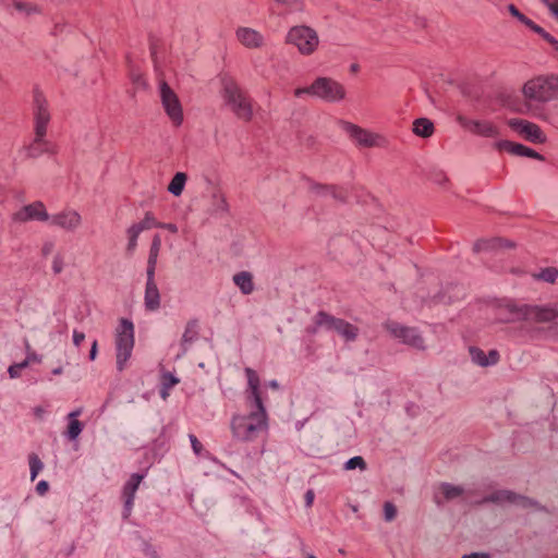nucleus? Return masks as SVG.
I'll return each mask as SVG.
<instances>
[{"label":"nucleus","instance_id":"1","mask_svg":"<svg viewBox=\"0 0 558 558\" xmlns=\"http://www.w3.org/2000/svg\"><path fill=\"white\" fill-rule=\"evenodd\" d=\"M496 317L501 323H517L522 320L539 324L553 323L558 318V306L553 304H517L513 301H507L497 306Z\"/></svg>","mask_w":558,"mask_h":558},{"label":"nucleus","instance_id":"2","mask_svg":"<svg viewBox=\"0 0 558 558\" xmlns=\"http://www.w3.org/2000/svg\"><path fill=\"white\" fill-rule=\"evenodd\" d=\"M221 96L232 113L244 122H251L254 117L253 99L248 93L231 76L221 77Z\"/></svg>","mask_w":558,"mask_h":558},{"label":"nucleus","instance_id":"3","mask_svg":"<svg viewBox=\"0 0 558 558\" xmlns=\"http://www.w3.org/2000/svg\"><path fill=\"white\" fill-rule=\"evenodd\" d=\"M246 415H234L231 421L233 436L242 441H252L268 429V417L265 407L251 408Z\"/></svg>","mask_w":558,"mask_h":558},{"label":"nucleus","instance_id":"4","mask_svg":"<svg viewBox=\"0 0 558 558\" xmlns=\"http://www.w3.org/2000/svg\"><path fill=\"white\" fill-rule=\"evenodd\" d=\"M522 93L530 102L545 104L558 99L555 74L539 75L529 80L523 85Z\"/></svg>","mask_w":558,"mask_h":558},{"label":"nucleus","instance_id":"5","mask_svg":"<svg viewBox=\"0 0 558 558\" xmlns=\"http://www.w3.org/2000/svg\"><path fill=\"white\" fill-rule=\"evenodd\" d=\"M307 94L328 102L340 101L345 97L343 85L330 77H318L307 87H299L294 90L295 97Z\"/></svg>","mask_w":558,"mask_h":558},{"label":"nucleus","instance_id":"6","mask_svg":"<svg viewBox=\"0 0 558 558\" xmlns=\"http://www.w3.org/2000/svg\"><path fill=\"white\" fill-rule=\"evenodd\" d=\"M134 348V326L126 318H121L117 328L116 350H117V367L121 372L124 369L126 362L132 355Z\"/></svg>","mask_w":558,"mask_h":558},{"label":"nucleus","instance_id":"7","mask_svg":"<svg viewBox=\"0 0 558 558\" xmlns=\"http://www.w3.org/2000/svg\"><path fill=\"white\" fill-rule=\"evenodd\" d=\"M286 43L293 45L301 54H312L319 45V38L315 29L310 26H293L287 34Z\"/></svg>","mask_w":558,"mask_h":558},{"label":"nucleus","instance_id":"8","mask_svg":"<svg viewBox=\"0 0 558 558\" xmlns=\"http://www.w3.org/2000/svg\"><path fill=\"white\" fill-rule=\"evenodd\" d=\"M160 98L165 111L173 125H181L183 122V110L180 99L166 81L160 82Z\"/></svg>","mask_w":558,"mask_h":558},{"label":"nucleus","instance_id":"9","mask_svg":"<svg viewBox=\"0 0 558 558\" xmlns=\"http://www.w3.org/2000/svg\"><path fill=\"white\" fill-rule=\"evenodd\" d=\"M33 118L34 131L47 133L48 124L51 120L48 101L38 88L33 90Z\"/></svg>","mask_w":558,"mask_h":558},{"label":"nucleus","instance_id":"10","mask_svg":"<svg viewBox=\"0 0 558 558\" xmlns=\"http://www.w3.org/2000/svg\"><path fill=\"white\" fill-rule=\"evenodd\" d=\"M345 131L349 133L350 137L353 138L361 146L386 147L388 145V141L385 136L362 129L359 125L347 123Z\"/></svg>","mask_w":558,"mask_h":558},{"label":"nucleus","instance_id":"11","mask_svg":"<svg viewBox=\"0 0 558 558\" xmlns=\"http://www.w3.org/2000/svg\"><path fill=\"white\" fill-rule=\"evenodd\" d=\"M385 328L396 338L402 340L403 343L416 349L424 348V339L415 328L402 326L396 322H387Z\"/></svg>","mask_w":558,"mask_h":558},{"label":"nucleus","instance_id":"12","mask_svg":"<svg viewBox=\"0 0 558 558\" xmlns=\"http://www.w3.org/2000/svg\"><path fill=\"white\" fill-rule=\"evenodd\" d=\"M508 125L530 142L538 144L546 142V135L535 123L522 119H510Z\"/></svg>","mask_w":558,"mask_h":558},{"label":"nucleus","instance_id":"13","mask_svg":"<svg viewBox=\"0 0 558 558\" xmlns=\"http://www.w3.org/2000/svg\"><path fill=\"white\" fill-rule=\"evenodd\" d=\"M457 120L464 130L475 135L484 137H497L500 135L498 128L490 121L471 120L463 116H458Z\"/></svg>","mask_w":558,"mask_h":558},{"label":"nucleus","instance_id":"14","mask_svg":"<svg viewBox=\"0 0 558 558\" xmlns=\"http://www.w3.org/2000/svg\"><path fill=\"white\" fill-rule=\"evenodd\" d=\"M245 375L247 378V389H246V402L250 405V408H257L262 409L264 405L262 392L259 389L260 386V379L258 374L250 368H245Z\"/></svg>","mask_w":558,"mask_h":558},{"label":"nucleus","instance_id":"15","mask_svg":"<svg viewBox=\"0 0 558 558\" xmlns=\"http://www.w3.org/2000/svg\"><path fill=\"white\" fill-rule=\"evenodd\" d=\"M487 502L518 504L524 508L532 507L535 505V502L532 499L521 496V495H518V494H515L511 490H507V489L496 490V492L492 493L490 495L486 496L485 498H483V500L481 501V504H487Z\"/></svg>","mask_w":558,"mask_h":558},{"label":"nucleus","instance_id":"16","mask_svg":"<svg viewBox=\"0 0 558 558\" xmlns=\"http://www.w3.org/2000/svg\"><path fill=\"white\" fill-rule=\"evenodd\" d=\"M13 219L20 222L28 220L46 221L49 219V215L44 203L38 201L22 207L13 215Z\"/></svg>","mask_w":558,"mask_h":558},{"label":"nucleus","instance_id":"17","mask_svg":"<svg viewBox=\"0 0 558 558\" xmlns=\"http://www.w3.org/2000/svg\"><path fill=\"white\" fill-rule=\"evenodd\" d=\"M46 135V132L34 131V140L26 147V156L28 158H37L45 153H53V146L45 138Z\"/></svg>","mask_w":558,"mask_h":558},{"label":"nucleus","instance_id":"18","mask_svg":"<svg viewBox=\"0 0 558 558\" xmlns=\"http://www.w3.org/2000/svg\"><path fill=\"white\" fill-rule=\"evenodd\" d=\"M143 481V475L138 473H134L131 475L130 480L126 482V484L123 487L122 492V498L124 500V511L123 515L124 518H128L131 514L134 496L135 493Z\"/></svg>","mask_w":558,"mask_h":558},{"label":"nucleus","instance_id":"19","mask_svg":"<svg viewBox=\"0 0 558 558\" xmlns=\"http://www.w3.org/2000/svg\"><path fill=\"white\" fill-rule=\"evenodd\" d=\"M145 307L148 311H156L160 306V294L155 282V272H147V282L145 289Z\"/></svg>","mask_w":558,"mask_h":558},{"label":"nucleus","instance_id":"20","mask_svg":"<svg viewBox=\"0 0 558 558\" xmlns=\"http://www.w3.org/2000/svg\"><path fill=\"white\" fill-rule=\"evenodd\" d=\"M81 215L75 210H64L51 218V223L65 230H74L81 225Z\"/></svg>","mask_w":558,"mask_h":558},{"label":"nucleus","instance_id":"21","mask_svg":"<svg viewBox=\"0 0 558 558\" xmlns=\"http://www.w3.org/2000/svg\"><path fill=\"white\" fill-rule=\"evenodd\" d=\"M515 243L511 240L504 238L481 239L474 243L473 250L475 252L499 250V248H514Z\"/></svg>","mask_w":558,"mask_h":558},{"label":"nucleus","instance_id":"22","mask_svg":"<svg viewBox=\"0 0 558 558\" xmlns=\"http://www.w3.org/2000/svg\"><path fill=\"white\" fill-rule=\"evenodd\" d=\"M239 41L247 48H259L264 44L263 36L255 29L241 27L236 31Z\"/></svg>","mask_w":558,"mask_h":558},{"label":"nucleus","instance_id":"23","mask_svg":"<svg viewBox=\"0 0 558 558\" xmlns=\"http://www.w3.org/2000/svg\"><path fill=\"white\" fill-rule=\"evenodd\" d=\"M469 351L472 361L483 367L495 365L499 361V352L497 350H490L488 355H486V353L477 347H471Z\"/></svg>","mask_w":558,"mask_h":558},{"label":"nucleus","instance_id":"24","mask_svg":"<svg viewBox=\"0 0 558 558\" xmlns=\"http://www.w3.org/2000/svg\"><path fill=\"white\" fill-rule=\"evenodd\" d=\"M311 191L320 193L323 191L329 192L332 197L339 202L345 203L348 199V192L344 187L338 185H324L319 183H312Z\"/></svg>","mask_w":558,"mask_h":558},{"label":"nucleus","instance_id":"25","mask_svg":"<svg viewBox=\"0 0 558 558\" xmlns=\"http://www.w3.org/2000/svg\"><path fill=\"white\" fill-rule=\"evenodd\" d=\"M336 325L332 330L341 335L345 340L353 341L359 335V328L341 318L335 322Z\"/></svg>","mask_w":558,"mask_h":558},{"label":"nucleus","instance_id":"26","mask_svg":"<svg viewBox=\"0 0 558 558\" xmlns=\"http://www.w3.org/2000/svg\"><path fill=\"white\" fill-rule=\"evenodd\" d=\"M161 236L160 234H155L151 240V245L149 250V256L147 260V272H155L158 255L161 248Z\"/></svg>","mask_w":558,"mask_h":558},{"label":"nucleus","instance_id":"27","mask_svg":"<svg viewBox=\"0 0 558 558\" xmlns=\"http://www.w3.org/2000/svg\"><path fill=\"white\" fill-rule=\"evenodd\" d=\"M234 283L243 294H251L254 290L253 276L248 271H241L233 276Z\"/></svg>","mask_w":558,"mask_h":558},{"label":"nucleus","instance_id":"28","mask_svg":"<svg viewBox=\"0 0 558 558\" xmlns=\"http://www.w3.org/2000/svg\"><path fill=\"white\" fill-rule=\"evenodd\" d=\"M82 410L77 409L69 414V425L66 429V436L69 439L74 440L78 437L81 432L83 430V424L77 420V416L81 415Z\"/></svg>","mask_w":558,"mask_h":558},{"label":"nucleus","instance_id":"29","mask_svg":"<svg viewBox=\"0 0 558 558\" xmlns=\"http://www.w3.org/2000/svg\"><path fill=\"white\" fill-rule=\"evenodd\" d=\"M434 130L433 122L427 118H418L413 122V133L420 137H430Z\"/></svg>","mask_w":558,"mask_h":558},{"label":"nucleus","instance_id":"30","mask_svg":"<svg viewBox=\"0 0 558 558\" xmlns=\"http://www.w3.org/2000/svg\"><path fill=\"white\" fill-rule=\"evenodd\" d=\"M186 179H187V177L184 172L175 173L168 185V191L175 196L181 195L182 191L184 189Z\"/></svg>","mask_w":558,"mask_h":558},{"label":"nucleus","instance_id":"31","mask_svg":"<svg viewBox=\"0 0 558 558\" xmlns=\"http://www.w3.org/2000/svg\"><path fill=\"white\" fill-rule=\"evenodd\" d=\"M198 337V323L192 319L186 324L184 333L182 336V345H186L195 341Z\"/></svg>","mask_w":558,"mask_h":558},{"label":"nucleus","instance_id":"32","mask_svg":"<svg viewBox=\"0 0 558 558\" xmlns=\"http://www.w3.org/2000/svg\"><path fill=\"white\" fill-rule=\"evenodd\" d=\"M13 5L17 11L26 15L41 13L40 7L28 0H13Z\"/></svg>","mask_w":558,"mask_h":558},{"label":"nucleus","instance_id":"33","mask_svg":"<svg viewBox=\"0 0 558 558\" xmlns=\"http://www.w3.org/2000/svg\"><path fill=\"white\" fill-rule=\"evenodd\" d=\"M179 383V378H177L173 374L166 372L161 376V389L160 396L163 400L169 397V390Z\"/></svg>","mask_w":558,"mask_h":558},{"label":"nucleus","instance_id":"34","mask_svg":"<svg viewBox=\"0 0 558 558\" xmlns=\"http://www.w3.org/2000/svg\"><path fill=\"white\" fill-rule=\"evenodd\" d=\"M497 147L500 150H506L511 155L524 156L525 146L511 141H501L497 143Z\"/></svg>","mask_w":558,"mask_h":558},{"label":"nucleus","instance_id":"35","mask_svg":"<svg viewBox=\"0 0 558 558\" xmlns=\"http://www.w3.org/2000/svg\"><path fill=\"white\" fill-rule=\"evenodd\" d=\"M132 226L140 232H143L151 228H158L159 221H157L151 211H146L143 220L137 223H133Z\"/></svg>","mask_w":558,"mask_h":558},{"label":"nucleus","instance_id":"36","mask_svg":"<svg viewBox=\"0 0 558 558\" xmlns=\"http://www.w3.org/2000/svg\"><path fill=\"white\" fill-rule=\"evenodd\" d=\"M339 318L331 316L330 314L319 311L314 318V322L317 327H326L327 329H333L336 323Z\"/></svg>","mask_w":558,"mask_h":558},{"label":"nucleus","instance_id":"37","mask_svg":"<svg viewBox=\"0 0 558 558\" xmlns=\"http://www.w3.org/2000/svg\"><path fill=\"white\" fill-rule=\"evenodd\" d=\"M440 492L444 495L446 500H451L460 497L463 494V488L460 486H454L448 483H445L440 486Z\"/></svg>","mask_w":558,"mask_h":558},{"label":"nucleus","instance_id":"38","mask_svg":"<svg viewBox=\"0 0 558 558\" xmlns=\"http://www.w3.org/2000/svg\"><path fill=\"white\" fill-rule=\"evenodd\" d=\"M28 462L31 469V480L35 481L39 472L43 470L44 464L36 453H31L28 456Z\"/></svg>","mask_w":558,"mask_h":558},{"label":"nucleus","instance_id":"39","mask_svg":"<svg viewBox=\"0 0 558 558\" xmlns=\"http://www.w3.org/2000/svg\"><path fill=\"white\" fill-rule=\"evenodd\" d=\"M126 234H128V240H129L128 245H126V252H128V254L132 255L137 246V239H138V235L141 234V232L138 230H136L133 226H131L126 230Z\"/></svg>","mask_w":558,"mask_h":558},{"label":"nucleus","instance_id":"40","mask_svg":"<svg viewBox=\"0 0 558 558\" xmlns=\"http://www.w3.org/2000/svg\"><path fill=\"white\" fill-rule=\"evenodd\" d=\"M537 278H539L546 282L553 283L558 278V270L554 267L545 268L539 272Z\"/></svg>","mask_w":558,"mask_h":558},{"label":"nucleus","instance_id":"41","mask_svg":"<svg viewBox=\"0 0 558 558\" xmlns=\"http://www.w3.org/2000/svg\"><path fill=\"white\" fill-rule=\"evenodd\" d=\"M355 468H360L361 470H365L366 469V462L360 456L351 458L345 463V469L347 470H354Z\"/></svg>","mask_w":558,"mask_h":558},{"label":"nucleus","instance_id":"42","mask_svg":"<svg viewBox=\"0 0 558 558\" xmlns=\"http://www.w3.org/2000/svg\"><path fill=\"white\" fill-rule=\"evenodd\" d=\"M28 366V361L25 360L22 363L13 364L9 367L8 372L11 378H17L21 376L22 369Z\"/></svg>","mask_w":558,"mask_h":558},{"label":"nucleus","instance_id":"43","mask_svg":"<svg viewBox=\"0 0 558 558\" xmlns=\"http://www.w3.org/2000/svg\"><path fill=\"white\" fill-rule=\"evenodd\" d=\"M384 514L386 521H392L397 515L396 506L390 501H386L384 505Z\"/></svg>","mask_w":558,"mask_h":558},{"label":"nucleus","instance_id":"44","mask_svg":"<svg viewBox=\"0 0 558 558\" xmlns=\"http://www.w3.org/2000/svg\"><path fill=\"white\" fill-rule=\"evenodd\" d=\"M130 77L137 88L146 87V81L140 72H131Z\"/></svg>","mask_w":558,"mask_h":558},{"label":"nucleus","instance_id":"45","mask_svg":"<svg viewBox=\"0 0 558 558\" xmlns=\"http://www.w3.org/2000/svg\"><path fill=\"white\" fill-rule=\"evenodd\" d=\"M64 260L60 254H57L52 260V270L54 274H60L63 270Z\"/></svg>","mask_w":558,"mask_h":558},{"label":"nucleus","instance_id":"46","mask_svg":"<svg viewBox=\"0 0 558 558\" xmlns=\"http://www.w3.org/2000/svg\"><path fill=\"white\" fill-rule=\"evenodd\" d=\"M523 157H529V158H533V159H537V160H545L544 156L538 154L537 151H535L534 149L525 146V150H524V156Z\"/></svg>","mask_w":558,"mask_h":558},{"label":"nucleus","instance_id":"47","mask_svg":"<svg viewBox=\"0 0 558 558\" xmlns=\"http://www.w3.org/2000/svg\"><path fill=\"white\" fill-rule=\"evenodd\" d=\"M190 440L194 452L196 454H199L203 450V445L201 444V441L197 439L195 435H190Z\"/></svg>","mask_w":558,"mask_h":558},{"label":"nucleus","instance_id":"48","mask_svg":"<svg viewBox=\"0 0 558 558\" xmlns=\"http://www.w3.org/2000/svg\"><path fill=\"white\" fill-rule=\"evenodd\" d=\"M541 37L544 40H546L549 45H551L555 50L558 51V40L555 39L549 33L544 31V33L541 35Z\"/></svg>","mask_w":558,"mask_h":558},{"label":"nucleus","instance_id":"49","mask_svg":"<svg viewBox=\"0 0 558 558\" xmlns=\"http://www.w3.org/2000/svg\"><path fill=\"white\" fill-rule=\"evenodd\" d=\"M49 490V484L46 481H40L36 485V492L38 495L44 496Z\"/></svg>","mask_w":558,"mask_h":558},{"label":"nucleus","instance_id":"50","mask_svg":"<svg viewBox=\"0 0 558 558\" xmlns=\"http://www.w3.org/2000/svg\"><path fill=\"white\" fill-rule=\"evenodd\" d=\"M84 340H85L84 332L74 330V332H73V342H74V344L76 347H80Z\"/></svg>","mask_w":558,"mask_h":558},{"label":"nucleus","instance_id":"51","mask_svg":"<svg viewBox=\"0 0 558 558\" xmlns=\"http://www.w3.org/2000/svg\"><path fill=\"white\" fill-rule=\"evenodd\" d=\"M158 228L166 229V230H168L171 233H177L178 232L177 225L171 223V222L170 223L159 222Z\"/></svg>","mask_w":558,"mask_h":558},{"label":"nucleus","instance_id":"52","mask_svg":"<svg viewBox=\"0 0 558 558\" xmlns=\"http://www.w3.org/2000/svg\"><path fill=\"white\" fill-rule=\"evenodd\" d=\"M508 10L511 13V15L517 17L519 21L521 19H524V14H522L514 4H509Z\"/></svg>","mask_w":558,"mask_h":558},{"label":"nucleus","instance_id":"53","mask_svg":"<svg viewBox=\"0 0 558 558\" xmlns=\"http://www.w3.org/2000/svg\"><path fill=\"white\" fill-rule=\"evenodd\" d=\"M278 3L287 5L289 9H295L299 5V0H276Z\"/></svg>","mask_w":558,"mask_h":558},{"label":"nucleus","instance_id":"54","mask_svg":"<svg viewBox=\"0 0 558 558\" xmlns=\"http://www.w3.org/2000/svg\"><path fill=\"white\" fill-rule=\"evenodd\" d=\"M314 497H315V494H314V492L312 489L306 492V494H305L306 507H312V505L314 502Z\"/></svg>","mask_w":558,"mask_h":558},{"label":"nucleus","instance_id":"55","mask_svg":"<svg viewBox=\"0 0 558 558\" xmlns=\"http://www.w3.org/2000/svg\"><path fill=\"white\" fill-rule=\"evenodd\" d=\"M462 558H490V556L486 553H472L470 555L462 556Z\"/></svg>","mask_w":558,"mask_h":558},{"label":"nucleus","instance_id":"56","mask_svg":"<svg viewBox=\"0 0 558 558\" xmlns=\"http://www.w3.org/2000/svg\"><path fill=\"white\" fill-rule=\"evenodd\" d=\"M97 355V340H95L92 344L90 351H89V359L94 361Z\"/></svg>","mask_w":558,"mask_h":558},{"label":"nucleus","instance_id":"57","mask_svg":"<svg viewBox=\"0 0 558 558\" xmlns=\"http://www.w3.org/2000/svg\"><path fill=\"white\" fill-rule=\"evenodd\" d=\"M53 250V243L52 242H48V243H45L44 246H43V254L44 255H48L52 252Z\"/></svg>","mask_w":558,"mask_h":558},{"label":"nucleus","instance_id":"58","mask_svg":"<svg viewBox=\"0 0 558 558\" xmlns=\"http://www.w3.org/2000/svg\"><path fill=\"white\" fill-rule=\"evenodd\" d=\"M523 24H525L529 28H532L533 24H535L532 20H530L529 17H526L524 15V19H521L520 20Z\"/></svg>","mask_w":558,"mask_h":558},{"label":"nucleus","instance_id":"59","mask_svg":"<svg viewBox=\"0 0 558 558\" xmlns=\"http://www.w3.org/2000/svg\"><path fill=\"white\" fill-rule=\"evenodd\" d=\"M533 32L537 33L539 36L544 33V28H542L541 26H538L537 24H533L532 28H531Z\"/></svg>","mask_w":558,"mask_h":558},{"label":"nucleus","instance_id":"60","mask_svg":"<svg viewBox=\"0 0 558 558\" xmlns=\"http://www.w3.org/2000/svg\"><path fill=\"white\" fill-rule=\"evenodd\" d=\"M533 32L537 33L539 36L544 33V28H542L541 26H538L537 24H533L532 28H531Z\"/></svg>","mask_w":558,"mask_h":558},{"label":"nucleus","instance_id":"61","mask_svg":"<svg viewBox=\"0 0 558 558\" xmlns=\"http://www.w3.org/2000/svg\"><path fill=\"white\" fill-rule=\"evenodd\" d=\"M533 32L537 33L539 36L544 33V28H542L541 26H538L537 24H533L532 28H531Z\"/></svg>","mask_w":558,"mask_h":558},{"label":"nucleus","instance_id":"62","mask_svg":"<svg viewBox=\"0 0 558 558\" xmlns=\"http://www.w3.org/2000/svg\"><path fill=\"white\" fill-rule=\"evenodd\" d=\"M269 385L272 389H277L279 387L276 381H271Z\"/></svg>","mask_w":558,"mask_h":558},{"label":"nucleus","instance_id":"63","mask_svg":"<svg viewBox=\"0 0 558 558\" xmlns=\"http://www.w3.org/2000/svg\"><path fill=\"white\" fill-rule=\"evenodd\" d=\"M556 332L558 333V323L555 326Z\"/></svg>","mask_w":558,"mask_h":558},{"label":"nucleus","instance_id":"64","mask_svg":"<svg viewBox=\"0 0 558 558\" xmlns=\"http://www.w3.org/2000/svg\"><path fill=\"white\" fill-rule=\"evenodd\" d=\"M308 558H316V557H314V556H310Z\"/></svg>","mask_w":558,"mask_h":558}]
</instances>
